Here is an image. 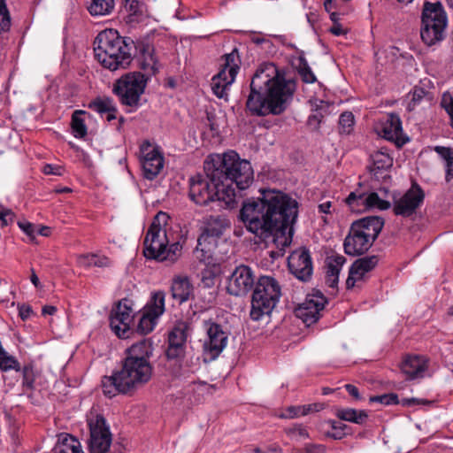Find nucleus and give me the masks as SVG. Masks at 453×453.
<instances>
[{"label": "nucleus", "instance_id": "nucleus-1", "mask_svg": "<svg viewBox=\"0 0 453 453\" xmlns=\"http://www.w3.org/2000/svg\"><path fill=\"white\" fill-rule=\"evenodd\" d=\"M297 216L296 200L272 189L264 190L261 198L245 201L240 211L248 231L280 250L290 245Z\"/></svg>", "mask_w": 453, "mask_h": 453}, {"label": "nucleus", "instance_id": "nucleus-2", "mask_svg": "<svg viewBox=\"0 0 453 453\" xmlns=\"http://www.w3.org/2000/svg\"><path fill=\"white\" fill-rule=\"evenodd\" d=\"M296 89L294 79H286L273 65L254 73L246 108L252 116L280 115L291 104Z\"/></svg>", "mask_w": 453, "mask_h": 453}, {"label": "nucleus", "instance_id": "nucleus-3", "mask_svg": "<svg viewBox=\"0 0 453 453\" xmlns=\"http://www.w3.org/2000/svg\"><path fill=\"white\" fill-rule=\"evenodd\" d=\"M151 375L152 366L150 362L124 358L120 370L114 372L111 376L103 377V393L109 398L119 394L131 395L146 384Z\"/></svg>", "mask_w": 453, "mask_h": 453}, {"label": "nucleus", "instance_id": "nucleus-4", "mask_svg": "<svg viewBox=\"0 0 453 453\" xmlns=\"http://www.w3.org/2000/svg\"><path fill=\"white\" fill-rule=\"evenodd\" d=\"M134 47L133 39L121 37L116 30L106 29L95 38V58L104 68L111 71L127 68L133 59Z\"/></svg>", "mask_w": 453, "mask_h": 453}, {"label": "nucleus", "instance_id": "nucleus-5", "mask_svg": "<svg viewBox=\"0 0 453 453\" xmlns=\"http://www.w3.org/2000/svg\"><path fill=\"white\" fill-rule=\"evenodd\" d=\"M204 173H197L189 179V198L197 205L204 206L210 203L223 202L228 207L235 201L234 188L225 184L223 180L214 177L210 162H205Z\"/></svg>", "mask_w": 453, "mask_h": 453}, {"label": "nucleus", "instance_id": "nucleus-6", "mask_svg": "<svg viewBox=\"0 0 453 453\" xmlns=\"http://www.w3.org/2000/svg\"><path fill=\"white\" fill-rule=\"evenodd\" d=\"M170 217L166 212L159 211L154 218L144 238L143 254L147 258L174 263L181 254L179 242L169 244L167 226Z\"/></svg>", "mask_w": 453, "mask_h": 453}, {"label": "nucleus", "instance_id": "nucleus-7", "mask_svg": "<svg viewBox=\"0 0 453 453\" xmlns=\"http://www.w3.org/2000/svg\"><path fill=\"white\" fill-rule=\"evenodd\" d=\"M214 171V177L223 180L225 184H235L241 190L247 188L253 181V169L248 160L241 159L234 151L224 153L220 157L217 156V164L211 163Z\"/></svg>", "mask_w": 453, "mask_h": 453}, {"label": "nucleus", "instance_id": "nucleus-8", "mask_svg": "<svg viewBox=\"0 0 453 453\" xmlns=\"http://www.w3.org/2000/svg\"><path fill=\"white\" fill-rule=\"evenodd\" d=\"M280 296L281 287L278 280L272 276H260L252 294L251 319L257 321L263 316L271 314Z\"/></svg>", "mask_w": 453, "mask_h": 453}, {"label": "nucleus", "instance_id": "nucleus-9", "mask_svg": "<svg viewBox=\"0 0 453 453\" xmlns=\"http://www.w3.org/2000/svg\"><path fill=\"white\" fill-rule=\"evenodd\" d=\"M447 14L440 2H426L421 14L420 36L427 46H434L445 38Z\"/></svg>", "mask_w": 453, "mask_h": 453}, {"label": "nucleus", "instance_id": "nucleus-10", "mask_svg": "<svg viewBox=\"0 0 453 453\" xmlns=\"http://www.w3.org/2000/svg\"><path fill=\"white\" fill-rule=\"evenodd\" d=\"M149 80L148 75L141 72H131L122 75L113 84L112 92L122 105L129 108L128 112L142 106V96Z\"/></svg>", "mask_w": 453, "mask_h": 453}, {"label": "nucleus", "instance_id": "nucleus-11", "mask_svg": "<svg viewBox=\"0 0 453 453\" xmlns=\"http://www.w3.org/2000/svg\"><path fill=\"white\" fill-rule=\"evenodd\" d=\"M133 301L123 298L116 303L110 314L111 330L119 338H128L131 333V324L134 320Z\"/></svg>", "mask_w": 453, "mask_h": 453}, {"label": "nucleus", "instance_id": "nucleus-12", "mask_svg": "<svg viewBox=\"0 0 453 453\" xmlns=\"http://www.w3.org/2000/svg\"><path fill=\"white\" fill-rule=\"evenodd\" d=\"M203 326L206 331V338L203 343V353L210 360H214L226 347L228 334L221 325L211 320H205Z\"/></svg>", "mask_w": 453, "mask_h": 453}, {"label": "nucleus", "instance_id": "nucleus-13", "mask_svg": "<svg viewBox=\"0 0 453 453\" xmlns=\"http://www.w3.org/2000/svg\"><path fill=\"white\" fill-rule=\"evenodd\" d=\"M189 325L185 321H178L168 333L165 356L168 360L182 359L186 353L187 340L189 335Z\"/></svg>", "mask_w": 453, "mask_h": 453}, {"label": "nucleus", "instance_id": "nucleus-14", "mask_svg": "<svg viewBox=\"0 0 453 453\" xmlns=\"http://www.w3.org/2000/svg\"><path fill=\"white\" fill-rule=\"evenodd\" d=\"M425 199V192L414 182L400 198L394 201L393 211L396 216L409 218L416 213Z\"/></svg>", "mask_w": 453, "mask_h": 453}, {"label": "nucleus", "instance_id": "nucleus-15", "mask_svg": "<svg viewBox=\"0 0 453 453\" xmlns=\"http://www.w3.org/2000/svg\"><path fill=\"white\" fill-rule=\"evenodd\" d=\"M90 430L91 453H106L111 443V434L102 415H96L88 421Z\"/></svg>", "mask_w": 453, "mask_h": 453}, {"label": "nucleus", "instance_id": "nucleus-16", "mask_svg": "<svg viewBox=\"0 0 453 453\" xmlns=\"http://www.w3.org/2000/svg\"><path fill=\"white\" fill-rule=\"evenodd\" d=\"M255 287V275L245 265L235 267L227 280V292L235 296L247 295Z\"/></svg>", "mask_w": 453, "mask_h": 453}, {"label": "nucleus", "instance_id": "nucleus-17", "mask_svg": "<svg viewBox=\"0 0 453 453\" xmlns=\"http://www.w3.org/2000/svg\"><path fill=\"white\" fill-rule=\"evenodd\" d=\"M326 303V297L321 293L318 292L308 296L305 301L296 308L295 314L298 319H302L307 326H310L319 320L320 311L324 310Z\"/></svg>", "mask_w": 453, "mask_h": 453}, {"label": "nucleus", "instance_id": "nucleus-18", "mask_svg": "<svg viewBox=\"0 0 453 453\" xmlns=\"http://www.w3.org/2000/svg\"><path fill=\"white\" fill-rule=\"evenodd\" d=\"M290 273L302 281L310 280L313 266L311 253L308 249L302 247L294 250L288 258Z\"/></svg>", "mask_w": 453, "mask_h": 453}, {"label": "nucleus", "instance_id": "nucleus-19", "mask_svg": "<svg viewBox=\"0 0 453 453\" xmlns=\"http://www.w3.org/2000/svg\"><path fill=\"white\" fill-rule=\"evenodd\" d=\"M133 56L138 58L139 66L150 79L159 70L157 58L154 56V47L145 41L134 42Z\"/></svg>", "mask_w": 453, "mask_h": 453}, {"label": "nucleus", "instance_id": "nucleus-20", "mask_svg": "<svg viewBox=\"0 0 453 453\" xmlns=\"http://www.w3.org/2000/svg\"><path fill=\"white\" fill-rule=\"evenodd\" d=\"M229 225L228 219L224 216L208 217L204 221L203 230L197 239L198 244L200 246L206 243L217 245V240L222 236Z\"/></svg>", "mask_w": 453, "mask_h": 453}, {"label": "nucleus", "instance_id": "nucleus-21", "mask_svg": "<svg viewBox=\"0 0 453 453\" xmlns=\"http://www.w3.org/2000/svg\"><path fill=\"white\" fill-rule=\"evenodd\" d=\"M377 132L383 138L395 142L398 145L407 141L403 139L402 121L396 113H388L383 117L377 126Z\"/></svg>", "mask_w": 453, "mask_h": 453}, {"label": "nucleus", "instance_id": "nucleus-22", "mask_svg": "<svg viewBox=\"0 0 453 453\" xmlns=\"http://www.w3.org/2000/svg\"><path fill=\"white\" fill-rule=\"evenodd\" d=\"M143 154L142 168L144 176L148 180H153L162 170L164 158L157 148H152L147 143L142 146Z\"/></svg>", "mask_w": 453, "mask_h": 453}, {"label": "nucleus", "instance_id": "nucleus-23", "mask_svg": "<svg viewBox=\"0 0 453 453\" xmlns=\"http://www.w3.org/2000/svg\"><path fill=\"white\" fill-rule=\"evenodd\" d=\"M372 241L364 235L361 231L351 226L349 234L344 240V251L350 256L362 255L372 247Z\"/></svg>", "mask_w": 453, "mask_h": 453}, {"label": "nucleus", "instance_id": "nucleus-24", "mask_svg": "<svg viewBox=\"0 0 453 453\" xmlns=\"http://www.w3.org/2000/svg\"><path fill=\"white\" fill-rule=\"evenodd\" d=\"M428 367V360L424 356L408 355L401 363V372L408 380H415L424 377Z\"/></svg>", "mask_w": 453, "mask_h": 453}, {"label": "nucleus", "instance_id": "nucleus-25", "mask_svg": "<svg viewBox=\"0 0 453 453\" xmlns=\"http://www.w3.org/2000/svg\"><path fill=\"white\" fill-rule=\"evenodd\" d=\"M351 226L374 242L383 228L384 219L379 216H371L358 219Z\"/></svg>", "mask_w": 453, "mask_h": 453}, {"label": "nucleus", "instance_id": "nucleus-26", "mask_svg": "<svg viewBox=\"0 0 453 453\" xmlns=\"http://www.w3.org/2000/svg\"><path fill=\"white\" fill-rule=\"evenodd\" d=\"M171 292L173 298L182 303L194 296V288L188 277L179 275L173 279Z\"/></svg>", "mask_w": 453, "mask_h": 453}, {"label": "nucleus", "instance_id": "nucleus-27", "mask_svg": "<svg viewBox=\"0 0 453 453\" xmlns=\"http://www.w3.org/2000/svg\"><path fill=\"white\" fill-rule=\"evenodd\" d=\"M152 354V346L148 340H142L133 344L126 351V357L128 359H137L140 362H149V357Z\"/></svg>", "mask_w": 453, "mask_h": 453}, {"label": "nucleus", "instance_id": "nucleus-28", "mask_svg": "<svg viewBox=\"0 0 453 453\" xmlns=\"http://www.w3.org/2000/svg\"><path fill=\"white\" fill-rule=\"evenodd\" d=\"M55 453H83L80 441L68 434H62L54 447Z\"/></svg>", "mask_w": 453, "mask_h": 453}, {"label": "nucleus", "instance_id": "nucleus-29", "mask_svg": "<svg viewBox=\"0 0 453 453\" xmlns=\"http://www.w3.org/2000/svg\"><path fill=\"white\" fill-rule=\"evenodd\" d=\"M230 77L226 74V71H219L211 81V89L213 94L220 99L227 101L229 86L234 82L230 81Z\"/></svg>", "mask_w": 453, "mask_h": 453}, {"label": "nucleus", "instance_id": "nucleus-30", "mask_svg": "<svg viewBox=\"0 0 453 453\" xmlns=\"http://www.w3.org/2000/svg\"><path fill=\"white\" fill-rule=\"evenodd\" d=\"M387 194L388 190L386 188H381L379 192H370L365 194L367 209H378L380 211L389 209L391 203L386 199Z\"/></svg>", "mask_w": 453, "mask_h": 453}, {"label": "nucleus", "instance_id": "nucleus-31", "mask_svg": "<svg viewBox=\"0 0 453 453\" xmlns=\"http://www.w3.org/2000/svg\"><path fill=\"white\" fill-rule=\"evenodd\" d=\"M224 64L220 71H226L230 77V81H234L235 76L240 69L241 59L238 50L234 48L230 53L224 55Z\"/></svg>", "mask_w": 453, "mask_h": 453}, {"label": "nucleus", "instance_id": "nucleus-32", "mask_svg": "<svg viewBox=\"0 0 453 453\" xmlns=\"http://www.w3.org/2000/svg\"><path fill=\"white\" fill-rule=\"evenodd\" d=\"M335 416L341 420H345L358 425L364 424L368 418L365 411H357L352 408H337L335 410Z\"/></svg>", "mask_w": 453, "mask_h": 453}, {"label": "nucleus", "instance_id": "nucleus-33", "mask_svg": "<svg viewBox=\"0 0 453 453\" xmlns=\"http://www.w3.org/2000/svg\"><path fill=\"white\" fill-rule=\"evenodd\" d=\"M372 168L371 171L376 175L380 171L387 170L393 165V158L383 150H378L371 156Z\"/></svg>", "mask_w": 453, "mask_h": 453}, {"label": "nucleus", "instance_id": "nucleus-34", "mask_svg": "<svg viewBox=\"0 0 453 453\" xmlns=\"http://www.w3.org/2000/svg\"><path fill=\"white\" fill-rule=\"evenodd\" d=\"M143 310L159 318L165 311V293L162 291L154 293Z\"/></svg>", "mask_w": 453, "mask_h": 453}, {"label": "nucleus", "instance_id": "nucleus-35", "mask_svg": "<svg viewBox=\"0 0 453 453\" xmlns=\"http://www.w3.org/2000/svg\"><path fill=\"white\" fill-rule=\"evenodd\" d=\"M85 111H74L72 115V129L76 138H83L87 135V126L83 115H86Z\"/></svg>", "mask_w": 453, "mask_h": 453}, {"label": "nucleus", "instance_id": "nucleus-36", "mask_svg": "<svg viewBox=\"0 0 453 453\" xmlns=\"http://www.w3.org/2000/svg\"><path fill=\"white\" fill-rule=\"evenodd\" d=\"M434 150L446 162L445 180L447 182H449L453 179V149L435 146Z\"/></svg>", "mask_w": 453, "mask_h": 453}, {"label": "nucleus", "instance_id": "nucleus-37", "mask_svg": "<svg viewBox=\"0 0 453 453\" xmlns=\"http://www.w3.org/2000/svg\"><path fill=\"white\" fill-rule=\"evenodd\" d=\"M88 108L101 115L107 113V111H117L116 104L110 97L96 98L89 103Z\"/></svg>", "mask_w": 453, "mask_h": 453}, {"label": "nucleus", "instance_id": "nucleus-38", "mask_svg": "<svg viewBox=\"0 0 453 453\" xmlns=\"http://www.w3.org/2000/svg\"><path fill=\"white\" fill-rule=\"evenodd\" d=\"M365 193L351 192L345 199V203L354 212H361L368 210L365 203Z\"/></svg>", "mask_w": 453, "mask_h": 453}, {"label": "nucleus", "instance_id": "nucleus-39", "mask_svg": "<svg viewBox=\"0 0 453 453\" xmlns=\"http://www.w3.org/2000/svg\"><path fill=\"white\" fill-rule=\"evenodd\" d=\"M114 8V0H92L88 12L93 16H104L111 12Z\"/></svg>", "mask_w": 453, "mask_h": 453}, {"label": "nucleus", "instance_id": "nucleus-40", "mask_svg": "<svg viewBox=\"0 0 453 453\" xmlns=\"http://www.w3.org/2000/svg\"><path fill=\"white\" fill-rule=\"evenodd\" d=\"M285 434L291 441L301 442L310 437L306 427L301 424H295L284 429Z\"/></svg>", "mask_w": 453, "mask_h": 453}, {"label": "nucleus", "instance_id": "nucleus-41", "mask_svg": "<svg viewBox=\"0 0 453 453\" xmlns=\"http://www.w3.org/2000/svg\"><path fill=\"white\" fill-rule=\"evenodd\" d=\"M157 319L143 310L136 326V332L140 334H150L154 329Z\"/></svg>", "mask_w": 453, "mask_h": 453}, {"label": "nucleus", "instance_id": "nucleus-42", "mask_svg": "<svg viewBox=\"0 0 453 453\" xmlns=\"http://www.w3.org/2000/svg\"><path fill=\"white\" fill-rule=\"evenodd\" d=\"M346 262V258L342 255L333 256L327 258L326 274L339 277L340 271Z\"/></svg>", "mask_w": 453, "mask_h": 453}, {"label": "nucleus", "instance_id": "nucleus-43", "mask_svg": "<svg viewBox=\"0 0 453 453\" xmlns=\"http://www.w3.org/2000/svg\"><path fill=\"white\" fill-rule=\"evenodd\" d=\"M365 272H363L361 268L356 267V264L353 263L349 271V276L346 280V288L348 289L354 288L357 282L365 280Z\"/></svg>", "mask_w": 453, "mask_h": 453}, {"label": "nucleus", "instance_id": "nucleus-44", "mask_svg": "<svg viewBox=\"0 0 453 453\" xmlns=\"http://www.w3.org/2000/svg\"><path fill=\"white\" fill-rule=\"evenodd\" d=\"M298 73L305 83H314L317 79L304 58H299Z\"/></svg>", "mask_w": 453, "mask_h": 453}, {"label": "nucleus", "instance_id": "nucleus-45", "mask_svg": "<svg viewBox=\"0 0 453 453\" xmlns=\"http://www.w3.org/2000/svg\"><path fill=\"white\" fill-rule=\"evenodd\" d=\"M378 262L379 257L372 255L358 258L354 263L356 264V267L361 268L363 272L367 273L378 265Z\"/></svg>", "mask_w": 453, "mask_h": 453}, {"label": "nucleus", "instance_id": "nucleus-46", "mask_svg": "<svg viewBox=\"0 0 453 453\" xmlns=\"http://www.w3.org/2000/svg\"><path fill=\"white\" fill-rule=\"evenodd\" d=\"M0 369L3 371L8 370H20V365L19 361L13 357L4 352V355H0Z\"/></svg>", "mask_w": 453, "mask_h": 453}, {"label": "nucleus", "instance_id": "nucleus-47", "mask_svg": "<svg viewBox=\"0 0 453 453\" xmlns=\"http://www.w3.org/2000/svg\"><path fill=\"white\" fill-rule=\"evenodd\" d=\"M354 115L350 111H344L339 118V128L341 133L349 134L354 126Z\"/></svg>", "mask_w": 453, "mask_h": 453}, {"label": "nucleus", "instance_id": "nucleus-48", "mask_svg": "<svg viewBox=\"0 0 453 453\" xmlns=\"http://www.w3.org/2000/svg\"><path fill=\"white\" fill-rule=\"evenodd\" d=\"M12 25L9 11L4 0L0 1V32H7Z\"/></svg>", "mask_w": 453, "mask_h": 453}, {"label": "nucleus", "instance_id": "nucleus-49", "mask_svg": "<svg viewBox=\"0 0 453 453\" xmlns=\"http://www.w3.org/2000/svg\"><path fill=\"white\" fill-rule=\"evenodd\" d=\"M326 447L319 443H305L303 448H293L290 453H326Z\"/></svg>", "mask_w": 453, "mask_h": 453}, {"label": "nucleus", "instance_id": "nucleus-50", "mask_svg": "<svg viewBox=\"0 0 453 453\" xmlns=\"http://www.w3.org/2000/svg\"><path fill=\"white\" fill-rule=\"evenodd\" d=\"M329 424L333 431L326 433V435L328 437H331L334 440H340L346 434L344 430L345 428H347V426L345 424H342L335 420H330Z\"/></svg>", "mask_w": 453, "mask_h": 453}, {"label": "nucleus", "instance_id": "nucleus-51", "mask_svg": "<svg viewBox=\"0 0 453 453\" xmlns=\"http://www.w3.org/2000/svg\"><path fill=\"white\" fill-rule=\"evenodd\" d=\"M23 381L22 384L27 389H33L35 380V374L33 366L30 365H25L22 369Z\"/></svg>", "mask_w": 453, "mask_h": 453}, {"label": "nucleus", "instance_id": "nucleus-52", "mask_svg": "<svg viewBox=\"0 0 453 453\" xmlns=\"http://www.w3.org/2000/svg\"><path fill=\"white\" fill-rule=\"evenodd\" d=\"M214 247H216V245H212V244L209 245L208 243H206V244H203V246H200L197 243V246L195 250L196 258L200 262L208 261L210 258H211V249Z\"/></svg>", "mask_w": 453, "mask_h": 453}, {"label": "nucleus", "instance_id": "nucleus-53", "mask_svg": "<svg viewBox=\"0 0 453 453\" xmlns=\"http://www.w3.org/2000/svg\"><path fill=\"white\" fill-rule=\"evenodd\" d=\"M370 401L377 402L384 405L397 404L399 403L397 395L394 393L372 396Z\"/></svg>", "mask_w": 453, "mask_h": 453}, {"label": "nucleus", "instance_id": "nucleus-54", "mask_svg": "<svg viewBox=\"0 0 453 453\" xmlns=\"http://www.w3.org/2000/svg\"><path fill=\"white\" fill-rule=\"evenodd\" d=\"M427 95V91L421 87H415L412 90V98L409 106L414 107L416 104H419L421 100Z\"/></svg>", "mask_w": 453, "mask_h": 453}, {"label": "nucleus", "instance_id": "nucleus-55", "mask_svg": "<svg viewBox=\"0 0 453 453\" xmlns=\"http://www.w3.org/2000/svg\"><path fill=\"white\" fill-rule=\"evenodd\" d=\"M18 226L32 240L35 239V226L32 223L23 220V221H19Z\"/></svg>", "mask_w": 453, "mask_h": 453}, {"label": "nucleus", "instance_id": "nucleus-56", "mask_svg": "<svg viewBox=\"0 0 453 453\" xmlns=\"http://www.w3.org/2000/svg\"><path fill=\"white\" fill-rule=\"evenodd\" d=\"M303 406V416L308 415L310 413L320 411L325 408V404L322 403H309Z\"/></svg>", "mask_w": 453, "mask_h": 453}, {"label": "nucleus", "instance_id": "nucleus-57", "mask_svg": "<svg viewBox=\"0 0 453 453\" xmlns=\"http://www.w3.org/2000/svg\"><path fill=\"white\" fill-rule=\"evenodd\" d=\"M303 405L288 407L287 409L286 417L294 418L303 416Z\"/></svg>", "mask_w": 453, "mask_h": 453}, {"label": "nucleus", "instance_id": "nucleus-58", "mask_svg": "<svg viewBox=\"0 0 453 453\" xmlns=\"http://www.w3.org/2000/svg\"><path fill=\"white\" fill-rule=\"evenodd\" d=\"M96 254H85L79 257V263L86 267L94 266Z\"/></svg>", "mask_w": 453, "mask_h": 453}, {"label": "nucleus", "instance_id": "nucleus-59", "mask_svg": "<svg viewBox=\"0 0 453 453\" xmlns=\"http://www.w3.org/2000/svg\"><path fill=\"white\" fill-rule=\"evenodd\" d=\"M13 218V212L5 208L0 209V220L4 225H8L9 221H12Z\"/></svg>", "mask_w": 453, "mask_h": 453}, {"label": "nucleus", "instance_id": "nucleus-60", "mask_svg": "<svg viewBox=\"0 0 453 453\" xmlns=\"http://www.w3.org/2000/svg\"><path fill=\"white\" fill-rule=\"evenodd\" d=\"M94 266L108 267L111 265V260L105 256H95Z\"/></svg>", "mask_w": 453, "mask_h": 453}, {"label": "nucleus", "instance_id": "nucleus-61", "mask_svg": "<svg viewBox=\"0 0 453 453\" xmlns=\"http://www.w3.org/2000/svg\"><path fill=\"white\" fill-rule=\"evenodd\" d=\"M33 313V310L31 306L22 304L19 306V315L22 320L27 319L30 315Z\"/></svg>", "mask_w": 453, "mask_h": 453}, {"label": "nucleus", "instance_id": "nucleus-62", "mask_svg": "<svg viewBox=\"0 0 453 453\" xmlns=\"http://www.w3.org/2000/svg\"><path fill=\"white\" fill-rule=\"evenodd\" d=\"M345 389L347 390V392L356 400H361L362 399V396L361 395L359 394V390L358 388L352 385V384H346L344 386Z\"/></svg>", "mask_w": 453, "mask_h": 453}, {"label": "nucleus", "instance_id": "nucleus-63", "mask_svg": "<svg viewBox=\"0 0 453 453\" xmlns=\"http://www.w3.org/2000/svg\"><path fill=\"white\" fill-rule=\"evenodd\" d=\"M61 170L62 168L60 166H56L50 164L43 166V173L45 174L61 175Z\"/></svg>", "mask_w": 453, "mask_h": 453}, {"label": "nucleus", "instance_id": "nucleus-64", "mask_svg": "<svg viewBox=\"0 0 453 453\" xmlns=\"http://www.w3.org/2000/svg\"><path fill=\"white\" fill-rule=\"evenodd\" d=\"M329 31L336 36L345 34V31L339 22H335L329 29Z\"/></svg>", "mask_w": 453, "mask_h": 453}]
</instances>
